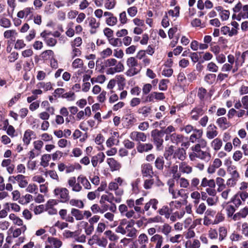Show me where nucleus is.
<instances>
[{
    "label": "nucleus",
    "instance_id": "nucleus-1",
    "mask_svg": "<svg viewBox=\"0 0 248 248\" xmlns=\"http://www.w3.org/2000/svg\"><path fill=\"white\" fill-rule=\"evenodd\" d=\"M163 130H159L157 129L152 130L151 132V136L152 138V141L156 146L157 151L162 150L163 149V143L164 142Z\"/></svg>",
    "mask_w": 248,
    "mask_h": 248
},
{
    "label": "nucleus",
    "instance_id": "nucleus-2",
    "mask_svg": "<svg viewBox=\"0 0 248 248\" xmlns=\"http://www.w3.org/2000/svg\"><path fill=\"white\" fill-rule=\"evenodd\" d=\"M55 195L60 199L61 202H66L69 200L68 190L64 187H57L54 190Z\"/></svg>",
    "mask_w": 248,
    "mask_h": 248
},
{
    "label": "nucleus",
    "instance_id": "nucleus-3",
    "mask_svg": "<svg viewBox=\"0 0 248 248\" xmlns=\"http://www.w3.org/2000/svg\"><path fill=\"white\" fill-rule=\"evenodd\" d=\"M149 242L147 235L145 233H142L139 235L134 244L135 248H148L147 245Z\"/></svg>",
    "mask_w": 248,
    "mask_h": 248
},
{
    "label": "nucleus",
    "instance_id": "nucleus-4",
    "mask_svg": "<svg viewBox=\"0 0 248 248\" xmlns=\"http://www.w3.org/2000/svg\"><path fill=\"white\" fill-rule=\"evenodd\" d=\"M118 209L122 216H125L127 218L132 217L137 218L136 216H135V211L133 209H130L128 211V207L125 204H122L120 205Z\"/></svg>",
    "mask_w": 248,
    "mask_h": 248
},
{
    "label": "nucleus",
    "instance_id": "nucleus-5",
    "mask_svg": "<svg viewBox=\"0 0 248 248\" xmlns=\"http://www.w3.org/2000/svg\"><path fill=\"white\" fill-rule=\"evenodd\" d=\"M10 181L15 183L16 181L18 183V185L21 187H25L28 183L27 178L23 175L19 174L16 176H11L9 178Z\"/></svg>",
    "mask_w": 248,
    "mask_h": 248
},
{
    "label": "nucleus",
    "instance_id": "nucleus-6",
    "mask_svg": "<svg viewBox=\"0 0 248 248\" xmlns=\"http://www.w3.org/2000/svg\"><path fill=\"white\" fill-rule=\"evenodd\" d=\"M107 193L108 195H103L101 196L100 201L101 203H104L105 201H107L110 203H112L113 202L117 203H120L121 202L122 199L121 197H114L111 193Z\"/></svg>",
    "mask_w": 248,
    "mask_h": 248
},
{
    "label": "nucleus",
    "instance_id": "nucleus-7",
    "mask_svg": "<svg viewBox=\"0 0 248 248\" xmlns=\"http://www.w3.org/2000/svg\"><path fill=\"white\" fill-rule=\"evenodd\" d=\"M130 138L131 140L134 141H138L140 143V141L145 142L146 140V135L143 132L133 131L130 134Z\"/></svg>",
    "mask_w": 248,
    "mask_h": 248
},
{
    "label": "nucleus",
    "instance_id": "nucleus-8",
    "mask_svg": "<svg viewBox=\"0 0 248 248\" xmlns=\"http://www.w3.org/2000/svg\"><path fill=\"white\" fill-rule=\"evenodd\" d=\"M150 241L155 244V248H160L162 247L164 238L160 234H156L150 238Z\"/></svg>",
    "mask_w": 248,
    "mask_h": 248
},
{
    "label": "nucleus",
    "instance_id": "nucleus-9",
    "mask_svg": "<svg viewBox=\"0 0 248 248\" xmlns=\"http://www.w3.org/2000/svg\"><path fill=\"white\" fill-rule=\"evenodd\" d=\"M108 189L111 191H115L116 196L121 197L123 195L124 191L122 188L119 187L118 184L116 182H111L108 186Z\"/></svg>",
    "mask_w": 248,
    "mask_h": 248
},
{
    "label": "nucleus",
    "instance_id": "nucleus-10",
    "mask_svg": "<svg viewBox=\"0 0 248 248\" xmlns=\"http://www.w3.org/2000/svg\"><path fill=\"white\" fill-rule=\"evenodd\" d=\"M236 60L235 61L236 65H242L245 60L248 59V50L244 51L241 55L240 52L236 54Z\"/></svg>",
    "mask_w": 248,
    "mask_h": 248
},
{
    "label": "nucleus",
    "instance_id": "nucleus-11",
    "mask_svg": "<svg viewBox=\"0 0 248 248\" xmlns=\"http://www.w3.org/2000/svg\"><path fill=\"white\" fill-rule=\"evenodd\" d=\"M217 128L214 124H210L207 128L206 137L209 139H212L216 137L218 134V132L216 130Z\"/></svg>",
    "mask_w": 248,
    "mask_h": 248
},
{
    "label": "nucleus",
    "instance_id": "nucleus-12",
    "mask_svg": "<svg viewBox=\"0 0 248 248\" xmlns=\"http://www.w3.org/2000/svg\"><path fill=\"white\" fill-rule=\"evenodd\" d=\"M153 148V146L151 143H138L137 149L139 153L147 152L151 151Z\"/></svg>",
    "mask_w": 248,
    "mask_h": 248
},
{
    "label": "nucleus",
    "instance_id": "nucleus-13",
    "mask_svg": "<svg viewBox=\"0 0 248 248\" xmlns=\"http://www.w3.org/2000/svg\"><path fill=\"white\" fill-rule=\"evenodd\" d=\"M172 209L167 206L164 205L160 209L158 210V213L160 215L164 216V217L168 219L170 217V215L172 213Z\"/></svg>",
    "mask_w": 248,
    "mask_h": 248
},
{
    "label": "nucleus",
    "instance_id": "nucleus-14",
    "mask_svg": "<svg viewBox=\"0 0 248 248\" xmlns=\"http://www.w3.org/2000/svg\"><path fill=\"white\" fill-rule=\"evenodd\" d=\"M204 113V111L201 107H196L194 108L191 111V118L193 120H198L199 116L202 115Z\"/></svg>",
    "mask_w": 248,
    "mask_h": 248
},
{
    "label": "nucleus",
    "instance_id": "nucleus-15",
    "mask_svg": "<svg viewBox=\"0 0 248 248\" xmlns=\"http://www.w3.org/2000/svg\"><path fill=\"white\" fill-rule=\"evenodd\" d=\"M184 137L181 134H178L176 133H174L170 135V140L171 142L176 145H178L179 143L183 142Z\"/></svg>",
    "mask_w": 248,
    "mask_h": 248
},
{
    "label": "nucleus",
    "instance_id": "nucleus-16",
    "mask_svg": "<svg viewBox=\"0 0 248 248\" xmlns=\"http://www.w3.org/2000/svg\"><path fill=\"white\" fill-rule=\"evenodd\" d=\"M186 151L183 148H179L174 151L173 154V158H178L180 160H183L186 158Z\"/></svg>",
    "mask_w": 248,
    "mask_h": 248
},
{
    "label": "nucleus",
    "instance_id": "nucleus-17",
    "mask_svg": "<svg viewBox=\"0 0 248 248\" xmlns=\"http://www.w3.org/2000/svg\"><path fill=\"white\" fill-rule=\"evenodd\" d=\"M143 201L144 198L142 197L140 198L135 201V207H134V210H133L135 211V213L136 212L138 214H144L143 210H142V209H141L140 206V205L143 204Z\"/></svg>",
    "mask_w": 248,
    "mask_h": 248
},
{
    "label": "nucleus",
    "instance_id": "nucleus-18",
    "mask_svg": "<svg viewBox=\"0 0 248 248\" xmlns=\"http://www.w3.org/2000/svg\"><path fill=\"white\" fill-rule=\"evenodd\" d=\"M248 18V4L242 6V10L237 16V20H240L241 18Z\"/></svg>",
    "mask_w": 248,
    "mask_h": 248
},
{
    "label": "nucleus",
    "instance_id": "nucleus-19",
    "mask_svg": "<svg viewBox=\"0 0 248 248\" xmlns=\"http://www.w3.org/2000/svg\"><path fill=\"white\" fill-rule=\"evenodd\" d=\"M160 231L164 235L167 236L172 231V227L168 223H164L159 227Z\"/></svg>",
    "mask_w": 248,
    "mask_h": 248
},
{
    "label": "nucleus",
    "instance_id": "nucleus-20",
    "mask_svg": "<svg viewBox=\"0 0 248 248\" xmlns=\"http://www.w3.org/2000/svg\"><path fill=\"white\" fill-rule=\"evenodd\" d=\"M71 214L77 220L83 219L82 211L76 208H72L71 210Z\"/></svg>",
    "mask_w": 248,
    "mask_h": 248
},
{
    "label": "nucleus",
    "instance_id": "nucleus-21",
    "mask_svg": "<svg viewBox=\"0 0 248 248\" xmlns=\"http://www.w3.org/2000/svg\"><path fill=\"white\" fill-rule=\"evenodd\" d=\"M195 154L197 155V157L207 161L209 160L211 157L210 154L206 151L201 150L198 153H195Z\"/></svg>",
    "mask_w": 248,
    "mask_h": 248
},
{
    "label": "nucleus",
    "instance_id": "nucleus-22",
    "mask_svg": "<svg viewBox=\"0 0 248 248\" xmlns=\"http://www.w3.org/2000/svg\"><path fill=\"white\" fill-rule=\"evenodd\" d=\"M48 242L52 245L55 248H60L62 245V242L57 238L49 237Z\"/></svg>",
    "mask_w": 248,
    "mask_h": 248
},
{
    "label": "nucleus",
    "instance_id": "nucleus-23",
    "mask_svg": "<svg viewBox=\"0 0 248 248\" xmlns=\"http://www.w3.org/2000/svg\"><path fill=\"white\" fill-rule=\"evenodd\" d=\"M33 10V8L32 7H27L25 8L24 10L19 11L17 14V16L18 18H23L25 16H27L31 13H32V11Z\"/></svg>",
    "mask_w": 248,
    "mask_h": 248
},
{
    "label": "nucleus",
    "instance_id": "nucleus-24",
    "mask_svg": "<svg viewBox=\"0 0 248 248\" xmlns=\"http://www.w3.org/2000/svg\"><path fill=\"white\" fill-rule=\"evenodd\" d=\"M201 246L200 242L198 239H194L192 242L187 241L186 243V248H199Z\"/></svg>",
    "mask_w": 248,
    "mask_h": 248
},
{
    "label": "nucleus",
    "instance_id": "nucleus-25",
    "mask_svg": "<svg viewBox=\"0 0 248 248\" xmlns=\"http://www.w3.org/2000/svg\"><path fill=\"white\" fill-rule=\"evenodd\" d=\"M69 204L73 206H76L78 208L82 209L84 207V203L80 200L71 199L69 201Z\"/></svg>",
    "mask_w": 248,
    "mask_h": 248
},
{
    "label": "nucleus",
    "instance_id": "nucleus-26",
    "mask_svg": "<svg viewBox=\"0 0 248 248\" xmlns=\"http://www.w3.org/2000/svg\"><path fill=\"white\" fill-rule=\"evenodd\" d=\"M33 134V132L30 129L27 130L24 134L23 140L25 144L28 145L31 140V135Z\"/></svg>",
    "mask_w": 248,
    "mask_h": 248
},
{
    "label": "nucleus",
    "instance_id": "nucleus-27",
    "mask_svg": "<svg viewBox=\"0 0 248 248\" xmlns=\"http://www.w3.org/2000/svg\"><path fill=\"white\" fill-rule=\"evenodd\" d=\"M78 183H80L84 186L85 188L90 189L91 188V186L88 180L83 176H78Z\"/></svg>",
    "mask_w": 248,
    "mask_h": 248
},
{
    "label": "nucleus",
    "instance_id": "nucleus-28",
    "mask_svg": "<svg viewBox=\"0 0 248 248\" xmlns=\"http://www.w3.org/2000/svg\"><path fill=\"white\" fill-rule=\"evenodd\" d=\"M174 153V147L171 145L165 151L164 155L167 160H170L171 158H173Z\"/></svg>",
    "mask_w": 248,
    "mask_h": 248
},
{
    "label": "nucleus",
    "instance_id": "nucleus-29",
    "mask_svg": "<svg viewBox=\"0 0 248 248\" xmlns=\"http://www.w3.org/2000/svg\"><path fill=\"white\" fill-rule=\"evenodd\" d=\"M222 145V140L218 138L214 139L211 143V146L215 151L219 150L221 147Z\"/></svg>",
    "mask_w": 248,
    "mask_h": 248
},
{
    "label": "nucleus",
    "instance_id": "nucleus-30",
    "mask_svg": "<svg viewBox=\"0 0 248 248\" xmlns=\"http://www.w3.org/2000/svg\"><path fill=\"white\" fill-rule=\"evenodd\" d=\"M108 163L109 166L113 168L112 170H117L120 168V165L113 158H109Z\"/></svg>",
    "mask_w": 248,
    "mask_h": 248
},
{
    "label": "nucleus",
    "instance_id": "nucleus-31",
    "mask_svg": "<svg viewBox=\"0 0 248 248\" xmlns=\"http://www.w3.org/2000/svg\"><path fill=\"white\" fill-rule=\"evenodd\" d=\"M27 229L26 225L22 226L19 228L15 229L13 232V236L14 238L18 237L22 233H24Z\"/></svg>",
    "mask_w": 248,
    "mask_h": 248
},
{
    "label": "nucleus",
    "instance_id": "nucleus-32",
    "mask_svg": "<svg viewBox=\"0 0 248 248\" xmlns=\"http://www.w3.org/2000/svg\"><path fill=\"white\" fill-rule=\"evenodd\" d=\"M104 234L111 241H117L119 238L118 236L111 230H108L106 231Z\"/></svg>",
    "mask_w": 248,
    "mask_h": 248
},
{
    "label": "nucleus",
    "instance_id": "nucleus-33",
    "mask_svg": "<svg viewBox=\"0 0 248 248\" xmlns=\"http://www.w3.org/2000/svg\"><path fill=\"white\" fill-rule=\"evenodd\" d=\"M117 60L114 58H111L107 60H104V66H102V68L105 69L106 67H110L116 65Z\"/></svg>",
    "mask_w": 248,
    "mask_h": 248
},
{
    "label": "nucleus",
    "instance_id": "nucleus-34",
    "mask_svg": "<svg viewBox=\"0 0 248 248\" xmlns=\"http://www.w3.org/2000/svg\"><path fill=\"white\" fill-rule=\"evenodd\" d=\"M126 64L129 68L139 66L138 61L135 57H130L128 58L126 61Z\"/></svg>",
    "mask_w": 248,
    "mask_h": 248
},
{
    "label": "nucleus",
    "instance_id": "nucleus-35",
    "mask_svg": "<svg viewBox=\"0 0 248 248\" xmlns=\"http://www.w3.org/2000/svg\"><path fill=\"white\" fill-rule=\"evenodd\" d=\"M1 165L7 167V170H14V165L11 164V160L9 159H4L2 161Z\"/></svg>",
    "mask_w": 248,
    "mask_h": 248
},
{
    "label": "nucleus",
    "instance_id": "nucleus-36",
    "mask_svg": "<svg viewBox=\"0 0 248 248\" xmlns=\"http://www.w3.org/2000/svg\"><path fill=\"white\" fill-rule=\"evenodd\" d=\"M54 52L51 50H47L42 53L41 56L44 60H47L53 57Z\"/></svg>",
    "mask_w": 248,
    "mask_h": 248
},
{
    "label": "nucleus",
    "instance_id": "nucleus-37",
    "mask_svg": "<svg viewBox=\"0 0 248 248\" xmlns=\"http://www.w3.org/2000/svg\"><path fill=\"white\" fill-rule=\"evenodd\" d=\"M51 159V156L48 154L44 155L41 158V164L44 167H46L48 165V162Z\"/></svg>",
    "mask_w": 248,
    "mask_h": 248
},
{
    "label": "nucleus",
    "instance_id": "nucleus-38",
    "mask_svg": "<svg viewBox=\"0 0 248 248\" xmlns=\"http://www.w3.org/2000/svg\"><path fill=\"white\" fill-rule=\"evenodd\" d=\"M32 200H33V196L29 194H27L21 198L19 201V202L22 204H27Z\"/></svg>",
    "mask_w": 248,
    "mask_h": 248
},
{
    "label": "nucleus",
    "instance_id": "nucleus-39",
    "mask_svg": "<svg viewBox=\"0 0 248 248\" xmlns=\"http://www.w3.org/2000/svg\"><path fill=\"white\" fill-rule=\"evenodd\" d=\"M216 76L214 74H208L204 77L205 81L209 84L213 83L216 79Z\"/></svg>",
    "mask_w": 248,
    "mask_h": 248
},
{
    "label": "nucleus",
    "instance_id": "nucleus-40",
    "mask_svg": "<svg viewBox=\"0 0 248 248\" xmlns=\"http://www.w3.org/2000/svg\"><path fill=\"white\" fill-rule=\"evenodd\" d=\"M100 156H102V158L100 160V162H102L104 160V158L105 157V155H104L103 153H102L101 154H98L97 156H94L92 157L91 162L93 167L96 166L98 163V157Z\"/></svg>",
    "mask_w": 248,
    "mask_h": 248
},
{
    "label": "nucleus",
    "instance_id": "nucleus-41",
    "mask_svg": "<svg viewBox=\"0 0 248 248\" xmlns=\"http://www.w3.org/2000/svg\"><path fill=\"white\" fill-rule=\"evenodd\" d=\"M164 160L163 157H158L155 161V166L158 170H162L163 168Z\"/></svg>",
    "mask_w": 248,
    "mask_h": 248
},
{
    "label": "nucleus",
    "instance_id": "nucleus-42",
    "mask_svg": "<svg viewBox=\"0 0 248 248\" xmlns=\"http://www.w3.org/2000/svg\"><path fill=\"white\" fill-rule=\"evenodd\" d=\"M206 209V205L204 203H201L199 205L196 206V212L198 214L202 215Z\"/></svg>",
    "mask_w": 248,
    "mask_h": 248
},
{
    "label": "nucleus",
    "instance_id": "nucleus-43",
    "mask_svg": "<svg viewBox=\"0 0 248 248\" xmlns=\"http://www.w3.org/2000/svg\"><path fill=\"white\" fill-rule=\"evenodd\" d=\"M26 190L27 192H28L29 193H34L36 194L38 191V187L35 184H31L28 186Z\"/></svg>",
    "mask_w": 248,
    "mask_h": 248
},
{
    "label": "nucleus",
    "instance_id": "nucleus-44",
    "mask_svg": "<svg viewBox=\"0 0 248 248\" xmlns=\"http://www.w3.org/2000/svg\"><path fill=\"white\" fill-rule=\"evenodd\" d=\"M88 20H89V26L92 29H96L99 28L100 23L99 22H96V20L95 18L91 17L88 18Z\"/></svg>",
    "mask_w": 248,
    "mask_h": 248
},
{
    "label": "nucleus",
    "instance_id": "nucleus-45",
    "mask_svg": "<svg viewBox=\"0 0 248 248\" xmlns=\"http://www.w3.org/2000/svg\"><path fill=\"white\" fill-rule=\"evenodd\" d=\"M37 86L38 88H43L46 91H48L52 89V86L50 82H47L46 83L44 82H39L37 84Z\"/></svg>",
    "mask_w": 248,
    "mask_h": 248
},
{
    "label": "nucleus",
    "instance_id": "nucleus-46",
    "mask_svg": "<svg viewBox=\"0 0 248 248\" xmlns=\"http://www.w3.org/2000/svg\"><path fill=\"white\" fill-rule=\"evenodd\" d=\"M106 23L110 26H112L115 25L117 22V18L116 17L112 16L111 17H108L106 19Z\"/></svg>",
    "mask_w": 248,
    "mask_h": 248
},
{
    "label": "nucleus",
    "instance_id": "nucleus-47",
    "mask_svg": "<svg viewBox=\"0 0 248 248\" xmlns=\"http://www.w3.org/2000/svg\"><path fill=\"white\" fill-rule=\"evenodd\" d=\"M206 93V90L203 87H201L198 90L197 95L201 100H202L204 98Z\"/></svg>",
    "mask_w": 248,
    "mask_h": 248
},
{
    "label": "nucleus",
    "instance_id": "nucleus-48",
    "mask_svg": "<svg viewBox=\"0 0 248 248\" xmlns=\"http://www.w3.org/2000/svg\"><path fill=\"white\" fill-rule=\"evenodd\" d=\"M219 240L222 241L227 235V231L224 227H220L219 229Z\"/></svg>",
    "mask_w": 248,
    "mask_h": 248
},
{
    "label": "nucleus",
    "instance_id": "nucleus-49",
    "mask_svg": "<svg viewBox=\"0 0 248 248\" xmlns=\"http://www.w3.org/2000/svg\"><path fill=\"white\" fill-rule=\"evenodd\" d=\"M0 25L4 28H7L10 27L11 24L9 19L3 17L0 20Z\"/></svg>",
    "mask_w": 248,
    "mask_h": 248
},
{
    "label": "nucleus",
    "instance_id": "nucleus-50",
    "mask_svg": "<svg viewBox=\"0 0 248 248\" xmlns=\"http://www.w3.org/2000/svg\"><path fill=\"white\" fill-rule=\"evenodd\" d=\"M169 205L172 209V210H173L175 209H178L180 208L182 205V203L179 201H172L170 202Z\"/></svg>",
    "mask_w": 248,
    "mask_h": 248
},
{
    "label": "nucleus",
    "instance_id": "nucleus-51",
    "mask_svg": "<svg viewBox=\"0 0 248 248\" xmlns=\"http://www.w3.org/2000/svg\"><path fill=\"white\" fill-rule=\"evenodd\" d=\"M169 81L168 79H166L161 80L159 84V89L161 91H166L167 89V83Z\"/></svg>",
    "mask_w": 248,
    "mask_h": 248
},
{
    "label": "nucleus",
    "instance_id": "nucleus-52",
    "mask_svg": "<svg viewBox=\"0 0 248 248\" xmlns=\"http://www.w3.org/2000/svg\"><path fill=\"white\" fill-rule=\"evenodd\" d=\"M151 108L150 107H143L140 108L138 110L139 113L142 114L144 116H146L148 114L151 112Z\"/></svg>",
    "mask_w": 248,
    "mask_h": 248
},
{
    "label": "nucleus",
    "instance_id": "nucleus-53",
    "mask_svg": "<svg viewBox=\"0 0 248 248\" xmlns=\"http://www.w3.org/2000/svg\"><path fill=\"white\" fill-rule=\"evenodd\" d=\"M83 64V61L81 59L77 58L75 59L72 63V66L75 68L81 67Z\"/></svg>",
    "mask_w": 248,
    "mask_h": 248
},
{
    "label": "nucleus",
    "instance_id": "nucleus-54",
    "mask_svg": "<svg viewBox=\"0 0 248 248\" xmlns=\"http://www.w3.org/2000/svg\"><path fill=\"white\" fill-rule=\"evenodd\" d=\"M207 69L209 71L217 72L218 70V67L215 63L211 62L208 64Z\"/></svg>",
    "mask_w": 248,
    "mask_h": 248
},
{
    "label": "nucleus",
    "instance_id": "nucleus-55",
    "mask_svg": "<svg viewBox=\"0 0 248 248\" xmlns=\"http://www.w3.org/2000/svg\"><path fill=\"white\" fill-rule=\"evenodd\" d=\"M17 33L16 30H11L6 31L4 33V37L5 38H10L13 37L14 35L16 34Z\"/></svg>",
    "mask_w": 248,
    "mask_h": 248
},
{
    "label": "nucleus",
    "instance_id": "nucleus-56",
    "mask_svg": "<svg viewBox=\"0 0 248 248\" xmlns=\"http://www.w3.org/2000/svg\"><path fill=\"white\" fill-rule=\"evenodd\" d=\"M217 201V198L216 196L208 197L206 199V202L208 205L212 206L215 205Z\"/></svg>",
    "mask_w": 248,
    "mask_h": 248
},
{
    "label": "nucleus",
    "instance_id": "nucleus-57",
    "mask_svg": "<svg viewBox=\"0 0 248 248\" xmlns=\"http://www.w3.org/2000/svg\"><path fill=\"white\" fill-rule=\"evenodd\" d=\"M217 123L220 127H222L223 125H227V120L225 117H220L217 119Z\"/></svg>",
    "mask_w": 248,
    "mask_h": 248
},
{
    "label": "nucleus",
    "instance_id": "nucleus-58",
    "mask_svg": "<svg viewBox=\"0 0 248 248\" xmlns=\"http://www.w3.org/2000/svg\"><path fill=\"white\" fill-rule=\"evenodd\" d=\"M85 224L87 226L86 228L85 229V232L86 234L87 235L91 234L94 230L93 225L91 224H90V225H88V222H85Z\"/></svg>",
    "mask_w": 248,
    "mask_h": 248
},
{
    "label": "nucleus",
    "instance_id": "nucleus-59",
    "mask_svg": "<svg viewBox=\"0 0 248 248\" xmlns=\"http://www.w3.org/2000/svg\"><path fill=\"white\" fill-rule=\"evenodd\" d=\"M123 143L124 147L128 149H131L135 146V143L133 141H130L128 140H125L124 141Z\"/></svg>",
    "mask_w": 248,
    "mask_h": 248
},
{
    "label": "nucleus",
    "instance_id": "nucleus-60",
    "mask_svg": "<svg viewBox=\"0 0 248 248\" xmlns=\"http://www.w3.org/2000/svg\"><path fill=\"white\" fill-rule=\"evenodd\" d=\"M106 226L103 222H99L98 224L96 231L98 233H102L105 230Z\"/></svg>",
    "mask_w": 248,
    "mask_h": 248
},
{
    "label": "nucleus",
    "instance_id": "nucleus-61",
    "mask_svg": "<svg viewBox=\"0 0 248 248\" xmlns=\"http://www.w3.org/2000/svg\"><path fill=\"white\" fill-rule=\"evenodd\" d=\"M58 202L56 200H49L45 204V208H54V206L57 204Z\"/></svg>",
    "mask_w": 248,
    "mask_h": 248
},
{
    "label": "nucleus",
    "instance_id": "nucleus-62",
    "mask_svg": "<svg viewBox=\"0 0 248 248\" xmlns=\"http://www.w3.org/2000/svg\"><path fill=\"white\" fill-rule=\"evenodd\" d=\"M226 210L227 211V215L229 217H232L235 211L234 206L231 205L227 206Z\"/></svg>",
    "mask_w": 248,
    "mask_h": 248
},
{
    "label": "nucleus",
    "instance_id": "nucleus-63",
    "mask_svg": "<svg viewBox=\"0 0 248 248\" xmlns=\"http://www.w3.org/2000/svg\"><path fill=\"white\" fill-rule=\"evenodd\" d=\"M181 237V234H176L173 236L170 237L169 240L172 243H178L180 242V239Z\"/></svg>",
    "mask_w": 248,
    "mask_h": 248
},
{
    "label": "nucleus",
    "instance_id": "nucleus-64",
    "mask_svg": "<svg viewBox=\"0 0 248 248\" xmlns=\"http://www.w3.org/2000/svg\"><path fill=\"white\" fill-rule=\"evenodd\" d=\"M242 236L236 233H232L230 235V239L232 241H238L242 238Z\"/></svg>",
    "mask_w": 248,
    "mask_h": 248
}]
</instances>
